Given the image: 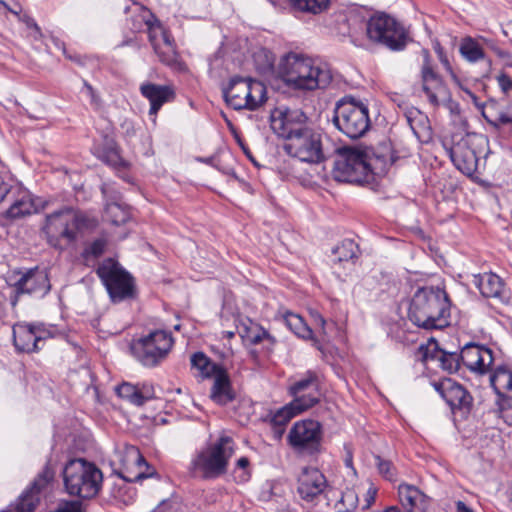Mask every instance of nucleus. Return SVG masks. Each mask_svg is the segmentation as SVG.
<instances>
[{
  "label": "nucleus",
  "instance_id": "nucleus-13",
  "mask_svg": "<svg viewBox=\"0 0 512 512\" xmlns=\"http://www.w3.org/2000/svg\"><path fill=\"white\" fill-rule=\"evenodd\" d=\"M322 426L312 419L297 421L290 429L287 442L299 454L313 455L321 448Z\"/></svg>",
  "mask_w": 512,
  "mask_h": 512
},
{
  "label": "nucleus",
  "instance_id": "nucleus-16",
  "mask_svg": "<svg viewBox=\"0 0 512 512\" xmlns=\"http://www.w3.org/2000/svg\"><path fill=\"white\" fill-rule=\"evenodd\" d=\"M19 278L12 285L14 294L11 296V305L15 307L19 297L23 294L44 296L51 286L48 275L45 271L37 268L30 269L24 273H19Z\"/></svg>",
  "mask_w": 512,
  "mask_h": 512
},
{
  "label": "nucleus",
  "instance_id": "nucleus-17",
  "mask_svg": "<svg viewBox=\"0 0 512 512\" xmlns=\"http://www.w3.org/2000/svg\"><path fill=\"white\" fill-rule=\"evenodd\" d=\"M454 166L467 176H472L478 167V157L472 147L470 136L461 137L451 144L443 143Z\"/></svg>",
  "mask_w": 512,
  "mask_h": 512
},
{
  "label": "nucleus",
  "instance_id": "nucleus-51",
  "mask_svg": "<svg viewBox=\"0 0 512 512\" xmlns=\"http://www.w3.org/2000/svg\"><path fill=\"white\" fill-rule=\"evenodd\" d=\"M496 79H497V82H498L501 90L504 93H508L512 89V79L508 74L501 72L496 77Z\"/></svg>",
  "mask_w": 512,
  "mask_h": 512
},
{
  "label": "nucleus",
  "instance_id": "nucleus-25",
  "mask_svg": "<svg viewBox=\"0 0 512 512\" xmlns=\"http://www.w3.org/2000/svg\"><path fill=\"white\" fill-rule=\"evenodd\" d=\"M416 357L424 363L428 360H435L443 370L449 373L458 371L460 363H462L460 355L438 349L436 342L428 345L421 344L417 349Z\"/></svg>",
  "mask_w": 512,
  "mask_h": 512
},
{
  "label": "nucleus",
  "instance_id": "nucleus-12",
  "mask_svg": "<svg viewBox=\"0 0 512 512\" xmlns=\"http://www.w3.org/2000/svg\"><path fill=\"white\" fill-rule=\"evenodd\" d=\"M113 302L122 301L133 295V279L118 262L105 259L96 270Z\"/></svg>",
  "mask_w": 512,
  "mask_h": 512
},
{
  "label": "nucleus",
  "instance_id": "nucleus-43",
  "mask_svg": "<svg viewBox=\"0 0 512 512\" xmlns=\"http://www.w3.org/2000/svg\"><path fill=\"white\" fill-rule=\"evenodd\" d=\"M98 157L107 163L116 168H125L127 167V162L122 159L119 154V151L113 142H108L106 148H104L98 155Z\"/></svg>",
  "mask_w": 512,
  "mask_h": 512
},
{
  "label": "nucleus",
  "instance_id": "nucleus-62",
  "mask_svg": "<svg viewBox=\"0 0 512 512\" xmlns=\"http://www.w3.org/2000/svg\"><path fill=\"white\" fill-rule=\"evenodd\" d=\"M436 52L438 53L439 57L444 56V54H443V50H442V48H441V47H437V48H436Z\"/></svg>",
  "mask_w": 512,
  "mask_h": 512
},
{
  "label": "nucleus",
  "instance_id": "nucleus-26",
  "mask_svg": "<svg viewBox=\"0 0 512 512\" xmlns=\"http://www.w3.org/2000/svg\"><path fill=\"white\" fill-rule=\"evenodd\" d=\"M140 92L150 102L149 115L153 116V121H155L160 108L175 97V92L171 86L149 82L140 86Z\"/></svg>",
  "mask_w": 512,
  "mask_h": 512
},
{
  "label": "nucleus",
  "instance_id": "nucleus-20",
  "mask_svg": "<svg viewBox=\"0 0 512 512\" xmlns=\"http://www.w3.org/2000/svg\"><path fill=\"white\" fill-rule=\"evenodd\" d=\"M424 62L421 69L422 89L425 92L429 102L433 106H438L440 99H444L447 94V87L445 86L441 77L433 70L430 62V54L426 49L422 50Z\"/></svg>",
  "mask_w": 512,
  "mask_h": 512
},
{
  "label": "nucleus",
  "instance_id": "nucleus-47",
  "mask_svg": "<svg viewBox=\"0 0 512 512\" xmlns=\"http://www.w3.org/2000/svg\"><path fill=\"white\" fill-rule=\"evenodd\" d=\"M375 459L379 473L387 480L394 481L396 473L393 464L388 460L382 459L380 456H376Z\"/></svg>",
  "mask_w": 512,
  "mask_h": 512
},
{
  "label": "nucleus",
  "instance_id": "nucleus-60",
  "mask_svg": "<svg viewBox=\"0 0 512 512\" xmlns=\"http://www.w3.org/2000/svg\"><path fill=\"white\" fill-rule=\"evenodd\" d=\"M224 334H225V336H226L227 338H229V339H230V338H233V337H234V335H235V334H234V332H232V331H226V332H224Z\"/></svg>",
  "mask_w": 512,
  "mask_h": 512
},
{
  "label": "nucleus",
  "instance_id": "nucleus-58",
  "mask_svg": "<svg viewBox=\"0 0 512 512\" xmlns=\"http://www.w3.org/2000/svg\"><path fill=\"white\" fill-rule=\"evenodd\" d=\"M491 48H492V49H493V50H494V51H495V52H496L500 57H505V56H506V54H505L503 51H501L500 49H497V48H495V47H493V46H491Z\"/></svg>",
  "mask_w": 512,
  "mask_h": 512
},
{
  "label": "nucleus",
  "instance_id": "nucleus-32",
  "mask_svg": "<svg viewBox=\"0 0 512 512\" xmlns=\"http://www.w3.org/2000/svg\"><path fill=\"white\" fill-rule=\"evenodd\" d=\"M133 5L135 6V10L141 13V21L147 26L149 41L153 48L155 44H159L163 41V36H170L146 7L138 3H133Z\"/></svg>",
  "mask_w": 512,
  "mask_h": 512
},
{
  "label": "nucleus",
  "instance_id": "nucleus-46",
  "mask_svg": "<svg viewBox=\"0 0 512 512\" xmlns=\"http://www.w3.org/2000/svg\"><path fill=\"white\" fill-rule=\"evenodd\" d=\"M107 246V240L104 238H99L90 243L83 251V257L86 260L90 258H98L100 257Z\"/></svg>",
  "mask_w": 512,
  "mask_h": 512
},
{
  "label": "nucleus",
  "instance_id": "nucleus-19",
  "mask_svg": "<svg viewBox=\"0 0 512 512\" xmlns=\"http://www.w3.org/2000/svg\"><path fill=\"white\" fill-rule=\"evenodd\" d=\"M490 384L502 397L501 414L508 425H512V370L505 367H497L490 375Z\"/></svg>",
  "mask_w": 512,
  "mask_h": 512
},
{
  "label": "nucleus",
  "instance_id": "nucleus-64",
  "mask_svg": "<svg viewBox=\"0 0 512 512\" xmlns=\"http://www.w3.org/2000/svg\"><path fill=\"white\" fill-rule=\"evenodd\" d=\"M469 94L471 95V97H472L473 101H476V96H475V95H473L472 93H469Z\"/></svg>",
  "mask_w": 512,
  "mask_h": 512
},
{
  "label": "nucleus",
  "instance_id": "nucleus-40",
  "mask_svg": "<svg viewBox=\"0 0 512 512\" xmlns=\"http://www.w3.org/2000/svg\"><path fill=\"white\" fill-rule=\"evenodd\" d=\"M332 252L335 256V261L341 263L358 258L359 247L353 240L345 239Z\"/></svg>",
  "mask_w": 512,
  "mask_h": 512
},
{
  "label": "nucleus",
  "instance_id": "nucleus-31",
  "mask_svg": "<svg viewBox=\"0 0 512 512\" xmlns=\"http://www.w3.org/2000/svg\"><path fill=\"white\" fill-rule=\"evenodd\" d=\"M235 392L232 389L231 382L227 372L219 371L214 377V382L211 388V399L219 404L226 405L235 399Z\"/></svg>",
  "mask_w": 512,
  "mask_h": 512
},
{
  "label": "nucleus",
  "instance_id": "nucleus-11",
  "mask_svg": "<svg viewBox=\"0 0 512 512\" xmlns=\"http://www.w3.org/2000/svg\"><path fill=\"white\" fill-rule=\"evenodd\" d=\"M173 343L170 332L155 330L135 341L131 349L137 360L144 366L153 367L167 357Z\"/></svg>",
  "mask_w": 512,
  "mask_h": 512
},
{
  "label": "nucleus",
  "instance_id": "nucleus-7",
  "mask_svg": "<svg viewBox=\"0 0 512 512\" xmlns=\"http://www.w3.org/2000/svg\"><path fill=\"white\" fill-rule=\"evenodd\" d=\"M332 120L335 127L351 139L362 137L370 127L368 107L352 96L337 101Z\"/></svg>",
  "mask_w": 512,
  "mask_h": 512
},
{
  "label": "nucleus",
  "instance_id": "nucleus-61",
  "mask_svg": "<svg viewBox=\"0 0 512 512\" xmlns=\"http://www.w3.org/2000/svg\"><path fill=\"white\" fill-rule=\"evenodd\" d=\"M85 87L87 88V90L89 91L90 94H93L94 90L90 84L85 82Z\"/></svg>",
  "mask_w": 512,
  "mask_h": 512
},
{
  "label": "nucleus",
  "instance_id": "nucleus-29",
  "mask_svg": "<svg viewBox=\"0 0 512 512\" xmlns=\"http://www.w3.org/2000/svg\"><path fill=\"white\" fill-rule=\"evenodd\" d=\"M400 503L406 512H424L427 506V497L416 486L400 484L398 486Z\"/></svg>",
  "mask_w": 512,
  "mask_h": 512
},
{
  "label": "nucleus",
  "instance_id": "nucleus-59",
  "mask_svg": "<svg viewBox=\"0 0 512 512\" xmlns=\"http://www.w3.org/2000/svg\"><path fill=\"white\" fill-rule=\"evenodd\" d=\"M384 512H400L399 509L397 507H389L387 508Z\"/></svg>",
  "mask_w": 512,
  "mask_h": 512
},
{
  "label": "nucleus",
  "instance_id": "nucleus-10",
  "mask_svg": "<svg viewBox=\"0 0 512 512\" xmlns=\"http://www.w3.org/2000/svg\"><path fill=\"white\" fill-rule=\"evenodd\" d=\"M366 34L371 41L383 44L391 50H402L408 42L404 27L385 13H377L369 18Z\"/></svg>",
  "mask_w": 512,
  "mask_h": 512
},
{
  "label": "nucleus",
  "instance_id": "nucleus-18",
  "mask_svg": "<svg viewBox=\"0 0 512 512\" xmlns=\"http://www.w3.org/2000/svg\"><path fill=\"white\" fill-rule=\"evenodd\" d=\"M289 392L293 396V405L305 411L313 407L320 399L317 375L308 371L303 378L289 387Z\"/></svg>",
  "mask_w": 512,
  "mask_h": 512
},
{
  "label": "nucleus",
  "instance_id": "nucleus-57",
  "mask_svg": "<svg viewBox=\"0 0 512 512\" xmlns=\"http://www.w3.org/2000/svg\"><path fill=\"white\" fill-rule=\"evenodd\" d=\"M440 58V61L443 63V65L447 68V69H451L450 67V64H449V61L448 59L446 58V56H442V57H439Z\"/></svg>",
  "mask_w": 512,
  "mask_h": 512
},
{
  "label": "nucleus",
  "instance_id": "nucleus-35",
  "mask_svg": "<svg viewBox=\"0 0 512 512\" xmlns=\"http://www.w3.org/2000/svg\"><path fill=\"white\" fill-rule=\"evenodd\" d=\"M191 364L194 368L199 370L203 378L215 377L219 371H224L222 367L212 362L210 358L202 352H196L191 356Z\"/></svg>",
  "mask_w": 512,
  "mask_h": 512
},
{
  "label": "nucleus",
  "instance_id": "nucleus-37",
  "mask_svg": "<svg viewBox=\"0 0 512 512\" xmlns=\"http://www.w3.org/2000/svg\"><path fill=\"white\" fill-rule=\"evenodd\" d=\"M153 49L163 64L173 66L177 63L178 54L170 36H163V41L155 44Z\"/></svg>",
  "mask_w": 512,
  "mask_h": 512
},
{
  "label": "nucleus",
  "instance_id": "nucleus-50",
  "mask_svg": "<svg viewBox=\"0 0 512 512\" xmlns=\"http://www.w3.org/2000/svg\"><path fill=\"white\" fill-rule=\"evenodd\" d=\"M12 193V185L7 180V177L0 173V203Z\"/></svg>",
  "mask_w": 512,
  "mask_h": 512
},
{
  "label": "nucleus",
  "instance_id": "nucleus-28",
  "mask_svg": "<svg viewBox=\"0 0 512 512\" xmlns=\"http://www.w3.org/2000/svg\"><path fill=\"white\" fill-rule=\"evenodd\" d=\"M238 333L243 341L250 345L264 343V347L268 353L273 351L277 342L276 338L267 330L251 320L243 322L238 328Z\"/></svg>",
  "mask_w": 512,
  "mask_h": 512
},
{
  "label": "nucleus",
  "instance_id": "nucleus-24",
  "mask_svg": "<svg viewBox=\"0 0 512 512\" xmlns=\"http://www.w3.org/2000/svg\"><path fill=\"white\" fill-rule=\"evenodd\" d=\"M327 488L324 474L317 468H304L298 478L297 491L305 501H313Z\"/></svg>",
  "mask_w": 512,
  "mask_h": 512
},
{
  "label": "nucleus",
  "instance_id": "nucleus-45",
  "mask_svg": "<svg viewBox=\"0 0 512 512\" xmlns=\"http://www.w3.org/2000/svg\"><path fill=\"white\" fill-rule=\"evenodd\" d=\"M292 6L300 11L317 14L326 9L329 0H289Z\"/></svg>",
  "mask_w": 512,
  "mask_h": 512
},
{
  "label": "nucleus",
  "instance_id": "nucleus-39",
  "mask_svg": "<svg viewBox=\"0 0 512 512\" xmlns=\"http://www.w3.org/2000/svg\"><path fill=\"white\" fill-rule=\"evenodd\" d=\"M283 318L286 326L298 337L303 339H312L313 332L300 315L292 312H286L283 315Z\"/></svg>",
  "mask_w": 512,
  "mask_h": 512
},
{
  "label": "nucleus",
  "instance_id": "nucleus-6",
  "mask_svg": "<svg viewBox=\"0 0 512 512\" xmlns=\"http://www.w3.org/2000/svg\"><path fill=\"white\" fill-rule=\"evenodd\" d=\"M265 85L249 77H232L222 87V94L228 106L235 110L255 111L267 100Z\"/></svg>",
  "mask_w": 512,
  "mask_h": 512
},
{
  "label": "nucleus",
  "instance_id": "nucleus-42",
  "mask_svg": "<svg viewBox=\"0 0 512 512\" xmlns=\"http://www.w3.org/2000/svg\"><path fill=\"white\" fill-rule=\"evenodd\" d=\"M304 411L305 410L300 409L299 406L293 405V402L291 401L289 404L275 412V414L272 416L271 422L275 426L282 427L286 425L294 416Z\"/></svg>",
  "mask_w": 512,
  "mask_h": 512
},
{
  "label": "nucleus",
  "instance_id": "nucleus-54",
  "mask_svg": "<svg viewBox=\"0 0 512 512\" xmlns=\"http://www.w3.org/2000/svg\"><path fill=\"white\" fill-rule=\"evenodd\" d=\"M238 468L246 469L249 466V460L246 457H241L236 463Z\"/></svg>",
  "mask_w": 512,
  "mask_h": 512
},
{
  "label": "nucleus",
  "instance_id": "nucleus-22",
  "mask_svg": "<svg viewBox=\"0 0 512 512\" xmlns=\"http://www.w3.org/2000/svg\"><path fill=\"white\" fill-rule=\"evenodd\" d=\"M460 359L469 370L479 374L487 373L494 362L491 349L474 343H469L462 348Z\"/></svg>",
  "mask_w": 512,
  "mask_h": 512
},
{
  "label": "nucleus",
  "instance_id": "nucleus-21",
  "mask_svg": "<svg viewBox=\"0 0 512 512\" xmlns=\"http://www.w3.org/2000/svg\"><path fill=\"white\" fill-rule=\"evenodd\" d=\"M46 339V330L41 325L18 323L13 326V342L18 351L35 352L40 342Z\"/></svg>",
  "mask_w": 512,
  "mask_h": 512
},
{
  "label": "nucleus",
  "instance_id": "nucleus-2",
  "mask_svg": "<svg viewBox=\"0 0 512 512\" xmlns=\"http://www.w3.org/2000/svg\"><path fill=\"white\" fill-rule=\"evenodd\" d=\"M451 303L446 291L439 287H422L413 295L409 320L425 330L443 329L450 324Z\"/></svg>",
  "mask_w": 512,
  "mask_h": 512
},
{
  "label": "nucleus",
  "instance_id": "nucleus-38",
  "mask_svg": "<svg viewBox=\"0 0 512 512\" xmlns=\"http://www.w3.org/2000/svg\"><path fill=\"white\" fill-rule=\"evenodd\" d=\"M36 211L34 201L30 195L22 193V195L15 199L7 210V216L10 218H20L25 215H30Z\"/></svg>",
  "mask_w": 512,
  "mask_h": 512
},
{
  "label": "nucleus",
  "instance_id": "nucleus-49",
  "mask_svg": "<svg viewBox=\"0 0 512 512\" xmlns=\"http://www.w3.org/2000/svg\"><path fill=\"white\" fill-rule=\"evenodd\" d=\"M260 57H264L265 61L263 64H261V66H259V69H261L262 71L270 70L273 67L274 63L273 55L266 50H261L255 53V61L257 62Z\"/></svg>",
  "mask_w": 512,
  "mask_h": 512
},
{
  "label": "nucleus",
  "instance_id": "nucleus-41",
  "mask_svg": "<svg viewBox=\"0 0 512 512\" xmlns=\"http://www.w3.org/2000/svg\"><path fill=\"white\" fill-rule=\"evenodd\" d=\"M105 218L114 225L125 224L130 219V211L127 206L113 202L105 208Z\"/></svg>",
  "mask_w": 512,
  "mask_h": 512
},
{
  "label": "nucleus",
  "instance_id": "nucleus-8",
  "mask_svg": "<svg viewBox=\"0 0 512 512\" xmlns=\"http://www.w3.org/2000/svg\"><path fill=\"white\" fill-rule=\"evenodd\" d=\"M233 454V439L222 436L196 455L192 467L194 471L201 473L203 479H216L227 472L229 459Z\"/></svg>",
  "mask_w": 512,
  "mask_h": 512
},
{
  "label": "nucleus",
  "instance_id": "nucleus-33",
  "mask_svg": "<svg viewBox=\"0 0 512 512\" xmlns=\"http://www.w3.org/2000/svg\"><path fill=\"white\" fill-rule=\"evenodd\" d=\"M476 284L480 293L486 298L500 297L503 291L502 279L494 273L480 275Z\"/></svg>",
  "mask_w": 512,
  "mask_h": 512
},
{
  "label": "nucleus",
  "instance_id": "nucleus-9",
  "mask_svg": "<svg viewBox=\"0 0 512 512\" xmlns=\"http://www.w3.org/2000/svg\"><path fill=\"white\" fill-rule=\"evenodd\" d=\"M365 153L358 148H342L334 162L333 177L338 182L354 184L368 183L372 180L370 166Z\"/></svg>",
  "mask_w": 512,
  "mask_h": 512
},
{
  "label": "nucleus",
  "instance_id": "nucleus-52",
  "mask_svg": "<svg viewBox=\"0 0 512 512\" xmlns=\"http://www.w3.org/2000/svg\"><path fill=\"white\" fill-rule=\"evenodd\" d=\"M376 495H377V489L373 486H370L364 495L363 505H362L363 510L369 509L372 506V504L375 501Z\"/></svg>",
  "mask_w": 512,
  "mask_h": 512
},
{
  "label": "nucleus",
  "instance_id": "nucleus-23",
  "mask_svg": "<svg viewBox=\"0 0 512 512\" xmlns=\"http://www.w3.org/2000/svg\"><path fill=\"white\" fill-rule=\"evenodd\" d=\"M435 388L453 411L468 412L470 410L473 399L462 385L451 379H445L435 384Z\"/></svg>",
  "mask_w": 512,
  "mask_h": 512
},
{
  "label": "nucleus",
  "instance_id": "nucleus-53",
  "mask_svg": "<svg viewBox=\"0 0 512 512\" xmlns=\"http://www.w3.org/2000/svg\"><path fill=\"white\" fill-rule=\"evenodd\" d=\"M456 506H457V512H473V510L471 508H469L468 506H466V504L462 501H458L456 503Z\"/></svg>",
  "mask_w": 512,
  "mask_h": 512
},
{
  "label": "nucleus",
  "instance_id": "nucleus-14",
  "mask_svg": "<svg viewBox=\"0 0 512 512\" xmlns=\"http://www.w3.org/2000/svg\"><path fill=\"white\" fill-rule=\"evenodd\" d=\"M53 477V471L45 466L18 498L0 512H35L41 501V492L53 480Z\"/></svg>",
  "mask_w": 512,
  "mask_h": 512
},
{
  "label": "nucleus",
  "instance_id": "nucleus-48",
  "mask_svg": "<svg viewBox=\"0 0 512 512\" xmlns=\"http://www.w3.org/2000/svg\"><path fill=\"white\" fill-rule=\"evenodd\" d=\"M488 121L496 128H500L504 125H510V131H512V102L508 105L505 111L499 112L494 120Z\"/></svg>",
  "mask_w": 512,
  "mask_h": 512
},
{
  "label": "nucleus",
  "instance_id": "nucleus-3",
  "mask_svg": "<svg viewBox=\"0 0 512 512\" xmlns=\"http://www.w3.org/2000/svg\"><path fill=\"white\" fill-rule=\"evenodd\" d=\"M284 82L296 89L325 88L332 80L328 69L316 60L296 53H289L280 63Z\"/></svg>",
  "mask_w": 512,
  "mask_h": 512
},
{
  "label": "nucleus",
  "instance_id": "nucleus-34",
  "mask_svg": "<svg viewBox=\"0 0 512 512\" xmlns=\"http://www.w3.org/2000/svg\"><path fill=\"white\" fill-rule=\"evenodd\" d=\"M405 117L414 135L418 139H421L422 137H429V119L424 113L416 108H411L406 111Z\"/></svg>",
  "mask_w": 512,
  "mask_h": 512
},
{
  "label": "nucleus",
  "instance_id": "nucleus-44",
  "mask_svg": "<svg viewBox=\"0 0 512 512\" xmlns=\"http://www.w3.org/2000/svg\"><path fill=\"white\" fill-rule=\"evenodd\" d=\"M358 502L357 492L353 489H346L335 503V509L337 512H352L357 508Z\"/></svg>",
  "mask_w": 512,
  "mask_h": 512
},
{
  "label": "nucleus",
  "instance_id": "nucleus-30",
  "mask_svg": "<svg viewBox=\"0 0 512 512\" xmlns=\"http://www.w3.org/2000/svg\"><path fill=\"white\" fill-rule=\"evenodd\" d=\"M116 393L122 399L137 406L143 405L147 400L154 397V389L149 384L138 386L124 382L116 387Z\"/></svg>",
  "mask_w": 512,
  "mask_h": 512
},
{
  "label": "nucleus",
  "instance_id": "nucleus-55",
  "mask_svg": "<svg viewBox=\"0 0 512 512\" xmlns=\"http://www.w3.org/2000/svg\"><path fill=\"white\" fill-rule=\"evenodd\" d=\"M314 319L317 323L320 324L321 328L324 330L326 324V320L324 319V317L317 313L315 314Z\"/></svg>",
  "mask_w": 512,
  "mask_h": 512
},
{
  "label": "nucleus",
  "instance_id": "nucleus-1",
  "mask_svg": "<svg viewBox=\"0 0 512 512\" xmlns=\"http://www.w3.org/2000/svg\"><path fill=\"white\" fill-rule=\"evenodd\" d=\"M301 110L279 111L271 115V128L286 140L283 148L302 162L317 164L324 160L322 134L307 125Z\"/></svg>",
  "mask_w": 512,
  "mask_h": 512
},
{
  "label": "nucleus",
  "instance_id": "nucleus-4",
  "mask_svg": "<svg viewBox=\"0 0 512 512\" xmlns=\"http://www.w3.org/2000/svg\"><path fill=\"white\" fill-rule=\"evenodd\" d=\"M63 481L69 495L91 499L101 489L103 474L94 463L73 459L63 469Z\"/></svg>",
  "mask_w": 512,
  "mask_h": 512
},
{
  "label": "nucleus",
  "instance_id": "nucleus-63",
  "mask_svg": "<svg viewBox=\"0 0 512 512\" xmlns=\"http://www.w3.org/2000/svg\"><path fill=\"white\" fill-rule=\"evenodd\" d=\"M31 26L34 27L37 31H39V27L36 23H33Z\"/></svg>",
  "mask_w": 512,
  "mask_h": 512
},
{
  "label": "nucleus",
  "instance_id": "nucleus-15",
  "mask_svg": "<svg viewBox=\"0 0 512 512\" xmlns=\"http://www.w3.org/2000/svg\"><path fill=\"white\" fill-rule=\"evenodd\" d=\"M120 464L117 474L126 482H138L157 474L135 446L125 448L120 456Z\"/></svg>",
  "mask_w": 512,
  "mask_h": 512
},
{
  "label": "nucleus",
  "instance_id": "nucleus-56",
  "mask_svg": "<svg viewBox=\"0 0 512 512\" xmlns=\"http://www.w3.org/2000/svg\"><path fill=\"white\" fill-rule=\"evenodd\" d=\"M345 465L347 467L352 468V454L350 451H347V456L345 458Z\"/></svg>",
  "mask_w": 512,
  "mask_h": 512
},
{
  "label": "nucleus",
  "instance_id": "nucleus-27",
  "mask_svg": "<svg viewBox=\"0 0 512 512\" xmlns=\"http://www.w3.org/2000/svg\"><path fill=\"white\" fill-rule=\"evenodd\" d=\"M362 152L365 153L372 176L385 172L396 160L391 144L388 142L380 143L375 148L362 149Z\"/></svg>",
  "mask_w": 512,
  "mask_h": 512
},
{
  "label": "nucleus",
  "instance_id": "nucleus-5",
  "mask_svg": "<svg viewBox=\"0 0 512 512\" xmlns=\"http://www.w3.org/2000/svg\"><path fill=\"white\" fill-rule=\"evenodd\" d=\"M85 218L71 208H64L46 216L43 232L50 246L64 250L76 241Z\"/></svg>",
  "mask_w": 512,
  "mask_h": 512
},
{
  "label": "nucleus",
  "instance_id": "nucleus-36",
  "mask_svg": "<svg viewBox=\"0 0 512 512\" xmlns=\"http://www.w3.org/2000/svg\"><path fill=\"white\" fill-rule=\"evenodd\" d=\"M462 57L468 62L475 63L485 58V52L479 42L471 37L462 39L459 47Z\"/></svg>",
  "mask_w": 512,
  "mask_h": 512
}]
</instances>
